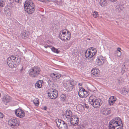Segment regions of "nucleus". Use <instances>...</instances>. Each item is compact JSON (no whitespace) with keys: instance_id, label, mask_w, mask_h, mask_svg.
I'll return each instance as SVG.
<instances>
[{"instance_id":"7","label":"nucleus","mask_w":129,"mask_h":129,"mask_svg":"<svg viewBox=\"0 0 129 129\" xmlns=\"http://www.w3.org/2000/svg\"><path fill=\"white\" fill-rule=\"evenodd\" d=\"M55 121L57 126L60 129H68L66 123H65L64 121L61 119H57Z\"/></svg>"},{"instance_id":"2","label":"nucleus","mask_w":129,"mask_h":129,"mask_svg":"<svg viewBox=\"0 0 129 129\" xmlns=\"http://www.w3.org/2000/svg\"><path fill=\"white\" fill-rule=\"evenodd\" d=\"M7 64L10 67L13 68L14 65H17L20 62V59L17 56H11L8 58L7 60Z\"/></svg>"},{"instance_id":"44","label":"nucleus","mask_w":129,"mask_h":129,"mask_svg":"<svg viewBox=\"0 0 129 129\" xmlns=\"http://www.w3.org/2000/svg\"><path fill=\"white\" fill-rule=\"evenodd\" d=\"M39 1H40L41 2H43L44 1H45V0H38Z\"/></svg>"},{"instance_id":"19","label":"nucleus","mask_w":129,"mask_h":129,"mask_svg":"<svg viewBox=\"0 0 129 129\" xmlns=\"http://www.w3.org/2000/svg\"><path fill=\"white\" fill-rule=\"evenodd\" d=\"M62 83L63 86L66 88L67 90H70V89L69 87L70 85V83L69 82L64 80L63 81Z\"/></svg>"},{"instance_id":"24","label":"nucleus","mask_w":129,"mask_h":129,"mask_svg":"<svg viewBox=\"0 0 129 129\" xmlns=\"http://www.w3.org/2000/svg\"><path fill=\"white\" fill-rule=\"evenodd\" d=\"M70 83V85H71L72 86L71 87V90L74 87V86L76 84V82L74 80L70 81V82H69Z\"/></svg>"},{"instance_id":"12","label":"nucleus","mask_w":129,"mask_h":129,"mask_svg":"<svg viewBox=\"0 0 129 129\" xmlns=\"http://www.w3.org/2000/svg\"><path fill=\"white\" fill-rule=\"evenodd\" d=\"M99 70L97 68H94L91 71V74L92 76L97 77L99 75Z\"/></svg>"},{"instance_id":"27","label":"nucleus","mask_w":129,"mask_h":129,"mask_svg":"<svg viewBox=\"0 0 129 129\" xmlns=\"http://www.w3.org/2000/svg\"><path fill=\"white\" fill-rule=\"evenodd\" d=\"M42 86V83L40 81H38L35 84V86L36 88H41Z\"/></svg>"},{"instance_id":"39","label":"nucleus","mask_w":129,"mask_h":129,"mask_svg":"<svg viewBox=\"0 0 129 129\" xmlns=\"http://www.w3.org/2000/svg\"><path fill=\"white\" fill-rule=\"evenodd\" d=\"M15 2L18 3H21V0H14Z\"/></svg>"},{"instance_id":"29","label":"nucleus","mask_w":129,"mask_h":129,"mask_svg":"<svg viewBox=\"0 0 129 129\" xmlns=\"http://www.w3.org/2000/svg\"><path fill=\"white\" fill-rule=\"evenodd\" d=\"M66 98V94H61L60 96L61 100L63 102L65 101Z\"/></svg>"},{"instance_id":"34","label":"nucleus","mask_w":129,"mask_h":129,"mask_svg":"<svg viewBox=\"0 0 129 129\" xmlns=\"http://www.w3.org/2000/svg\"><path fill=\"white\" fill-rule=\"evenodd\" d=\"M96 64L99 66L102 65L103 63H102V62L98 59H97V60H96Z\"/></svg>"},{"instance_id":"41","label":"nucleus","mask_w":129,"mask_h":129,"mask_svg":"<svg viewBox=\"0 0 129 129\" xmlns=\"http://www.w3.org/2000/svg\"><path fill=\"white\" fill-rule=\"evenodd\" d=\"M121 50V49L120 48H117V50L118 51V52H121L120 50Z\"/></svg>"},{"instance_id":"14","label":"nucleus","mask_w":129,"mask_h":129,"mask_svg":"<svg viewBox=\"0 0 129 129\" xmlns=\"http://www.w3.org/2000/svg\"><path fill=\"white\" fill-rule=\"evenodd\" d=\"M71 120L72 125H77L78 124L79 120L78 117L76 116L75 115L72 116Z\"/></svg>"},{"instance_id":"25","label":"nucleus","mask_w":129,"mask_h":129,"mask_svg":"<svg viewBox=\"0 0 129 129\" xmlns=\"http://www.w3.org/2000/svg\"><path fill=\"white\" fill-rule=\"evenodd\" d=\"M129 93V90L128 89H124L122 90V93L123 95H126Z\"/></svg>"},{"instance_id":"26","label":"nucleus","mask_w":129,"mask_h":129,"mask_svg":"<svg viewBox=\"0 0 129 129\" xmlns=\"http://www.w3.org/2000/svg\"><path fill=\"white\" fill-rule=\"evenodd\" d=\"M65 120L66 122V123H68L69 126H70L72 124L71 117L70 118H66Z\"/></svg>"},{"instance_id":"37","label":"nucleus","mask_w":129,"mask_h":129,"mask_svg":"<svg viewBox=\"0 0 129 129\" xmlns=\"http://www.w3.org/2000/svg\"><path fill=\"white\" fill-rule=\"evenodd\" d=\"M4 117V115L3 113L0 112V118H3Z\"/></svg>"},{"instance_id":"42","label":"nucleus","mask_w":129,"mask_h":129,"mask_svg":"<svg viewBox=\"0 0 129 129\" xmlns=\"http://www.w3.org/2000/svg\"><path fill=\"white\" fill-rule=\"evenodd\" d=\"M44 47L46 48H47L48 47H50L48 45H46L44 46Z\"/></svg>"},{"instance_id":"5","label":"nucleus","mask_w":129,"mask_h":129,"mask_svg":"<svg viewBox=\"0 0 129 129\" xmlns=\"http://www.w3.org/2000/svg\"><path fill=\"white\" fill-rule=\"evenodd\" d=\"M40 69L37 66L31 68L28 72L29 76L31 77H37L40 74Z\"/></svg>"},{"instance_id":"8","label":"nucleus","mask_w":129,"mask_h":129,"mask_svg":"<svg viewBox=\"0 0 129 129\" xmlns=\"http://www.w3.org/2000/svg\"><path fill=\"white\" fill-rule=\"evenodd\" d=\"M20 121L18 119L15 118L10 119L8 121V124L12 127L15 126H18L20 124Z\"/></svg>"},{"instance_id":"9","label":"nucleus","mask_w":129,"mask_h":129,"mask_svg":"<svg viewBox=\"0 0 129 129\" xmlns=\"http://www.w3.org/2000/svg\"><path fill=\"white\" fill-rule=\"evenodd\" d=\"M27 4H24V10L28 14H31L34 13L35 10V8L33 6H27Z\"/></svg>"},{"instance_id":"48","label":"nucleus","mask_w":129,"mask_h":129,"mask_svg":"<svg viewBox=\"0 0 129 129\" xmlns=\"http://www.w3.org/2000/svg\"><path fill=\"white\" fill-rule=\"evenodd\" d=\"M9 1H11V0H9Z\"/></svg>"},{"instance_id":"47","label":"nucleus","mask_w":129,"mask_h":129,"mask_svg":"<svg viewBox=\"0 0 129 129\" xmlns=\"http://www.w3.org/2000/svg\"><path fill=\"white\" fill-rule=\"evenodd\" d=\"M87 39L88 40H90V39L88 38V39Z\"/></svg>"},{"instance_id":"13","label":"nucleus","mask_w":129,"mask_h":129,"mask_svg":"<svg viewBox=\"0 0 129 129\" xmlns=\"http://www.w3.org/2000/svg\"><path fill=\"white\" fill-rule=\"evenodd\" d=\"M15 113L16 115L19 117H23L24 116V112L22 110L19 109L16 110Z\"/></svg>"},{"instance_id":"16","label":"nucleus","mask_w":129,"mask_h":129,"mask_svg":"<svg viewBox=\"0 0 129 129\" xmlns=\"http://www.w3.org/2000/svg\"><path fill=\"white\" fill-rule=\"evenodd\" d=\"M50 76L51 78H52L53 79H54L59 78L61 77V75L59 73L55 74L52 73L51 74Z\"/></svg>"},{"instance_id":"31","label":"nucleus","mask_w":129,"mask_h":129,"mask_svg":"<svg viewBox=\"0 0 129 129\" xmlns=\"http://www.w3.org/2000/svg\"><path fill=\"white\" fill-rule=\"evenodd\" d=\"M33 103L36 106H38L39 105V100L38 99H35L33 101Z\"/></svg>"},{"instance_id":"21","label":"nucleus","mask_w":129,"mask_h":129,"mask_svg":"<svg viewBox=\"0 0 129 129\" xmlns=\"http://www.w3.org/2000/svg\"><path fill=\"white\" fill-rule=\"evenodd\" d=\"M11 97L8 95L5 96L3 98V101L5 103H7L9 102L11 100Z\"/></svg>"},{"instance_id":"40","label":"nucleus","mask_w":129,"mask_h":129,"mask_svg":"<svg viewBox=\"0 0 129 129\" xmlns=\"http://www.w3.org/2000/svg\"><path fill=\"white\" fill-rule=\"evenodd\" d=\"M124 70L123 69H122L121 71V73L122 74H123L124 73Z\"/></svg>"},{"instance_id":"20","label":"nucleus","mask_w":129,"mask_h":129,"mask_svg":"<svg viewBox=\"0 0 129 129\" xmlns=\"http://www.w3.org/2000/svg\"><path fill=\"white\" fill-rule=\"evenodd\" d=\"M72 112L70 110H67L65 112V115L66 118H70L71 117Z\"/></svg>"},{"instance_id":"17","label":"nucleus","mask_w":129,"mask_h":129,"mask_svg":"<svg viewBox=\"0 0 129 129\" xmlns=\"http://www.w3.org/2000/svg\"><path fill=\"white\" fill-rule=\"evenodd\" d=\"M116 98L114 96H111L109 100V103L110 105H112L116 101Z\"/></svg>"},{"instance_id":"15","label":"nucleus","mask_w":129,"mask_h":129,"mask_svg":"<svg viewBox=\"0 0 129 129\" xmlns=\"http://www.w3.org/2000/svg\"><path fill=\"white\" fill-rule=\"evenodd\" d=\"M84 92L87 93V91L85 90L83 88L82 89H80L79 90L78 94L79 97L81 98H83L85 96Z\"/></svg>"},{"instance_id":"45","label":"nucleus","mask_w":129,"mask_h":129,"mask_svg":"<svg viewBox=\"0 0 129 129\" xmlns=\"http://www.w3.org/2000/svg\"><path fill=\"white\" fill-rule=\"evenodd\" d=\"M87 93H87H86V92H84V93H85V94H86V93Z\"/></svg>"},{"instance_id":"1","label":"nucleus","mask_w":129,"mask_h":129,"mask_svg":"<svg viewBox=\"0 0 129 129\" xmlns=\"http://www.w3.org/2000/svg\"><path fill=\"white\" fill-rule=\"evenodd\" d=\"M122 122L121 119L119 117L115 118L109 122V129H121L122 127L116 128L120 126L121 124H122Z\"/></svg>"},{"instance_id":"32","label":"nucleus","mask_w":129,"mask_h":129,"mask_svg":"<svg viewBox=\"0 0 129 129\" xmlns=\"http://www.w3.org/2000/svg\"><path fill=\"white\" fill-rule=\"evenodd\" d=\"M120 6L119 5H117L116 7V12H119L121 10Z\"/></svg>"},{"instance_id":"11","label":"nucleus","mask_w":129,"mask_h":129,"mask_svg":"<svg viewBox=\"0 0 129 129\" xmlns=\"http://www.w3.org/2000/svg\"><path fill=\"white\" fill-rule=\"evenodd\" d=\"M101 112L104 115H105L110 114L111 111L110 109L106 107H102L101 110Z\"/></svg>"},{"instance_id":"3","label":"nucleus","mask_w":129,"mask_h":129,"mask_svg":"<svg viewBox=\"0 0 129 129\" xmlns=\"http://www.w3.org/2000/svg\"><path fill=\"white\" fill-rule=\"evenodd\" d=\"M89 102L92 106L95 108H99L102 104L103 102L100 99H96L94 96L91 95L89 98Z\"/></svg>"},{"instance_id":"4","label":"nucleus","mask_w":129,"mask_h":129,"mask_svg":"<svg viewBox=\"0 0 129 129\" xmlns=\"http://www.w3.org/2000/svg\"><path fill=\"white\" fill-rule=\"evenodd\" d=\"M71 33L66 29L63 30L60 32L59 38L64 41H67L69 40L71 38Z\"/></svg>"},{"instance_id":"28","label":"nucleus","mask_w":129,"mask_h":129,"mask_svg":"<svg viewBox=\"0 0 129 129\" xmlns=\"http://www.w3.org/2000/svg\"><path fill=\"white\" fill-rule=\"evenodd\" d=\"M6 0H0V7H4L6 3Z\"/></svg>"},{"instance_id":"33","label":"nucleus","mask_w":129,"mask_h":129,"mask_svg":"<svg viewBox=\"0 0 129 129\" xmlns=\"http://www.w3.org/2000/svg\"><path fill=\"white\" fill-rule=\"evenodd\" d=\"M51 50L52 51L54 52L58 53L59 52L58 51V50L56 49L54 47H53L51 48Z\"/></svg>"},{"instance_id":"46","label":"nucleus","mask_w":129,"mask_h":129,"mask_svg":"<svg viewBox=\"0 0 129 129\" xmlns=\"http://www.w3.org/2000/svg\"><path fill=\"white\" fill-rule=\"evenodd\" d=\"M86 107V108H88V107H87V106H86V107Z\"/></svg>"},{"instance_id":"10","label":"nucleus","mask_w":129,"mask_h":129,"mask_svg":"<svg viewBox=\"0 0 129 129\" xmlns=\"http://www.w3.org/2000/svg\"><path fill=\"white\" fill-rule=\"evenodd\" d=\"M52 91L48 93V95L51 99H54L57 97V91L55 89H52Z\"/></svg>"},{"instance_id":"36","label":"nucleus","mask_w":129,"mask_h":129,"mask_svg":"<svg viewBox=\"0 0 129 129\" xmlns=\"http://www.w3.org/2000/svg\"><path fill=\"white\" fill-rule=\"evenodd\" d=\"M48 83L49 84H50L51 82H53V80L49 78L48 79Z\"/></svg>"},{"instance_id":"38","label":"nucleus","mask_w":129,"mask_h":129,"mask_svg":"<svg viewBox=\"0 0 129 129\" xmlns=\"http://www.w3.org/2000/svg\"><path fill=\"white\" fill-rule=\"evenodd\" d=\"M121 54V52H117V56H120Z\"/></svg>"},{"instance_id":"43","label":"nucleus","mask_w":129,"mask_h":129,"mask_svg":"<svg viewBox=\"0 0 129 129\" xmlns=\"http://www.w3.org/2000/svg\"><path fill=\"white\" fill-rule=\"evenodd\" d=\"M109 1H111L112 2H115L117 0H109Z\"/></svg>"},{"instance_id":"23","label":"nucleus","mask_w":129,"mask_h":129,"mask_svg":"<svg viewBox=\"0 0 129 129\" xmlns=\"http://www.w3.org/2000/svg\"><path fill=\"white\" fill-rule=\"evenodd\" d=\"M27 4V6H35L34 5L33 2L30 0H28V1H26L24 4Z\"/></svg>"},{"instance_id":"18","label":"nucleus","mask_w":129,"mask_h":129,"mask_svg":"<svg viewBox=\"0 0 129 129\" xmlns=\"http://www.w3.org/2000/svg\"><path fill=\"white\" fill-rule=\"evenodd\" d=\"M29 34V32L26 31H22L20 34V37L21 38H24L27 37Z\"/></svg>"},{"instance_id":"6","label":"nucleus","mask_w":129,"mask_h":129,"mask_svg":"<svg viewBox=\"0 0 129 129\" xmlns=\"http://www.w3.org/2000/svg\"><path fill=\"white\" fill-rule=\"evenodd\" d=\"M96 49L93 47L90 48L85 52V56L87 58H90L94 56L96 53Z\"/></svg>"},{"instance_id":"35","label":"nucleus","mask_w":129,"mask_h":129,"mask_svg":"<svg viewBox=\"0 0 129 129\" xmlns=\"http://www.w3.org/2000/svg\"><path fill=\"white\" fill-rule=\"evenodd\" d=\"M93 15L94 17L96 18L98 16V12H97L94 11L93 13Z\"/></svg>"},{"instance_id":"30","label":"nucleus","mask_w":129,"mask_h":129,"mask_svg":"<svg viewBox=\"0 0 129 129\" xmlns=\"http://www.w3.org/2000/svg\"><path fill=\"white\" fill-rule=\"evenodd\" d=\"M102 63H104L106 60V57H103L102 56H100L98 58Z\"/></svg>"},{"instance_id":"22","label":"nucleus","mask_w":129,"mask_h":129,"mask_svg":"<svg viewBox=\"0 0 129 129\" xmlns=\"http://www.w3.org/2000/svg\"><path fill=\"white\" fill-rule=\"evenodd\" d=\"M99 2L100 5L103 7H105L107 5V4L106 0H100Z\"/></svg>"}]
</instances>
